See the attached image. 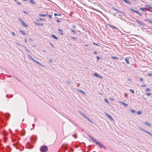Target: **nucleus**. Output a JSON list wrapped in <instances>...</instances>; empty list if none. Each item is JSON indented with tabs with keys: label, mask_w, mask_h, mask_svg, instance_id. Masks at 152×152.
Returning a JSON list of instances; mask_svg holds the SVG:
<instances>
[{
	"label": "nucleus",
	"mask_w": 152,
	"mask_h": 152,
	"mask_svg": "<svg viewBox=\"0 0 152 152\" xmlns=\"http://www.w3.org/2000/svg\"><path fill=\"white\" fill-rule=\"evenodd\" d=\"M128 80L129 81H131V79H128Z\"/></svg>",
	"instance_id": "69168bd1"
},
{
	"label": "nucleus",
	"mask_w": 152,
	"mask_h": 152,
	"mask_svg": "<svg viewBox=\"0 0 152 152\" xmlns=\"http://www.w3.org/2000/svg\"><path fill=\"white\" fill-rule=\"evenodd\" d=\"M48 17H49V18H51V15H48Z\"/></svg>",
	"instance_id": "3c124183"
},
{
	"label": "nucleus",
	"mask_w": 152,
	"mask_h": 152,
	"mask_svg": "<svg viewBox=\"0 0 152 152\" xmlns=\"http://www.w3.org/2000/svg\"><path fill=\"white\" fill-rule=\"evenodd\" d=\"M150 89L148 88H146V91H150Z\"/></svg>",
	"instance_id": "4c0bfd02"
},
{
	"label": "nucleus",
	"mask_w": 152,
	"mask_h": 152,
	"mask_svg": "<svg viewBox=\"0 0 152 152\" xmlns=\"http://www.w3.org/2000/svg\"><path fill=\"white\" fill-rule=\"evenodd\" d=\"M35 124H32V126H33V128L31 129V130L33 129H34V126H35Z\"/></svg>",
	"instance_id": "e433bc0d"
},
{
	"label": "nucleus",
	"mask_w": 152,
	"mask_h": 152,
	"mask_svg": "<svg viewBox=\"0 0 152 152\" xmlns=\"http://www.w3.org/2000/svg\"><path fill=\"white\" fill-rule=\"evenodd\" d=\"M19 20L20 21L21 23L23 26H24L25 27H27V25L25 24V23L22 19L19 18Z\"/></svg>",
	"instance_id": "20e7f679"
},
{
	"label": "nucleus",
	"mask_w": 152,
	"mask_h": 152,
	"mask_svg": "<svg viewBox=\"0 0 152 152\" xmlns=\"http://www.w3.org/2000/svg\"><path fill=\"white\" fill-rule=\"evenodd\" d=\"M39 21H45V19L42 18H39Z\"/></svg>",
	"instance_id": "cd10ccee"
},
{
	"label": "nucleus",
	"mask_w": 152,
	"mask_h": 152,
	"mask_svg": "<svg viewBox=\"0 0 152 152\" xmlns=\"http://www.w3.org/2000/svg\"><path fill=\"white\" fill-rule=\"evenodd\" d=\"M35 24L38 26H42L43 25V24H41L40 23H37L36 22L35 23Z\"/></svg>",
	"instance_id": "bb28decb"
},
{
	"label": "nucleus",
	"mask_w": 152,
	"mask_h": 152,
	"mask_svg": "<svg viewBox=\"0 0 152 152\" xmlns=\"http://www.w3.org/2000/svg\"><path fill=\"white\" fill-rule=\"evenodd\" d=\"M130 10L131 11H134V12L136 13L137 14H138L139 15H140V16H142L141 14L138 11H137L135 10H133L131 8L130 9Z\"/></svg>",
	"instance_id": "423d86ee"
},
{
	"label": "nucleus",
	"mask_w": 152,
	"mask_h": 152,
	"mask_svg": "<svg viewBox=\"0 0 152 152\" xmlns=\"http://www.w3.org/2000/svg\"><path fill=\"white\" fill-rule=\"evenodd\" d=\"M43 52L45 53L46 52V51L45 50H43Z\"/></svg>",
	"instance_id": "774afa93"
},
{
	"label": "nucleus",
	"mask_w": 152,
	"mask_h": 152,
	"mask_svg": "<svg viewBox=\"0 0 152 152\" xmlns=\"http://www.w3.org/2000/svg\"><path fill=\"white\" fill-rule=\"evenodd\" d=\"M56 21L58 23H60L61 22V21L59 20H58V19L57 20H56Z\"/></svg>",
	"instance_id": "a19ab883"
},
{
	"label": "nucleus",
	"mask_w": 152,
	"mask_h": 152,
	"mask_svg": "<svg viewBox=\"0 0 152 152\" xmlns=\"http://www.w3.org/2000/svg\"><path fill=\"white\" fill-rule=\"evenodd\" d=\"M147 94L148 96H149L151 95V94L150 93H148Z\"/></svg>",
	"instance_id": "49530a36"
},
{
	"label": "nucleus",
	"mask_w": 152,
	"mask_h": 152,
	"mask_svg": "<svg viewBox=\"0 0 152 152\" xmlns=\"http://www.w3.org/2000/svg\"><path fill=\"white\" fill-rule=\"evenodd\" d=\"M139 128L141 130H142V131H144V132H145V133L148 134L150 135L152 137V134L151 133L147 132V131L145 130L144 129H143L142 128H141L140 127Z\"/></svg>",
	"instance_id": "39448f33"
},
{
	"label": "nucleus",
	"mask_w": 152,
	"mask_h": 152,
	"mask_svg": "<svg viewBox=\"0 0 152 152\" xmlns=\"http://www.w3.org/2000/svg\"><path fill=\"white\" fill-rule=\"evenodd\" d=\"M105 114H106V115L107 116H108V118L110 119L112 121H113L114 120L113 118L110 115H109L108 113H105Z\"/></svg>",
	"instance_id": "0eeeda50"
},
{
	"label": "nucleus",
	"mask_w": 152,
	"mask_h": 152,
	"mask_svg": "<svg viewBox=\"0 0 152 152\" xmlns=\"http://www.w3.org/2000/svg\"><path fill=\"white\" fill-rule=\"evenodd\" d=\"M17 2V4H21V3H20L18 2Z\"/></svg>",
	"instance_id": "09e8293b"
},
{
	"label": "nucleus",
	"mask_w": 152,
	"mask_h": 152,
	"mask_svg": "<svg viewBox=\"0 0 152 152\" xmlns=\"http://www.w3.org/2000/svg\"><path fill=\"white\" fill-rule=\"evenodd\" d=\"M129 91L130 92H132V94H134V91L132 89H130Z\"/></svg>",
	"instance_id": "c85d7f7f"
},
{
	"label": "nucleus",
	"mask_w": 152,
	"mask_h": 152,
	"mask_svg": "<svg viewBox=\"0 0 152 152\" xmlns=\"http://www.w3.org/2000/svg\"><path fill=\"white\" fill-rule=\"evenodd\" d=\"M146 86L145 85H142V86L144 87V86Z\"/></svg>",
	"instance_id": "e2e57ef3"
},
{
	"label": "nucleus",
	"mask_w": 152,
	"mask_h": 152,
	"mask_svg": "<svg viewBox=\"0 0 152 152\" xmlns=\"http://www.w3.org/2000/svg\"><path fill=\"white\" fill-rule=\"evenodd\" d=\"M112 58L113 59H118V58L117 57L112 56Z\"/></svg>",
	"instance_id": "7c9ffc66"
},
{
	"label": "nucleus",
	"mask_w": 152,
	"mask_h": 152,
	"mask_svg": "<svg viewBox=\"0 0 152 152\" xmlns=\"http://www.w3.org/2000/svg\"><path fill=\"white\" fill-rule=\"evenodd\" d=\"M23 12H24V13H26V14H28V13L26 12H25V11H23Z\"/></svg>",
	"instance_id": "6e6d98bb"
},
{
	"label": "nucleus",
	"mask_w": 152,
	"mask_h": 152,
	"mask_svg": "<svg viewBox=\"0 0 152 152\" xmlns=\"http://www.w3.org/2000/svg\"><path fill=\"white\" fill-rule=\"evenodd\" d=\"M145 20L148 22L149 23H150L152 24V20H151L148 19H146Z\"/></svg>",
	"instance_id": "b1692460"
},
{
	"label": "nucleus",
	"mask_w": 152,
	"mask_h": 152,
	"mask_svg": "<svg viewBox=\"0 0 152 152\" xmlns=\"http://www.w3.org/2000/svg\"><path fill=\"white\" fill-rule=\"evenodd\" d=\"M17 145H18V143H16L14 144H13L14 146L17 149H18V148L17 147Z\"/></svg>",
	"instance_id": "2f4dec72"
},
{
	"label": "nucleus",
	"mask_w": 152,
	"mask_h": 152,
	"mask_svg": "<svg viewBox=\"0 0 152 152\" xmlns=\"http://www.w3.org/2000/svg\"><path fill=\"white\" fill-rule=\"evenodd\" d=\"M125 61H126V63L128 64H129V60L128 58H126L125 59Z\"/></svg>",
	"instance_id": "f8f14e48"
},
{
	"label": "nucleus",
	"mask_w": 152,
	"mask_h": 152,
	"mask_svg": "<svg viewBox=\"0 0 152 152\" xmlns=\"http://www.w3.org/2000/svg\"><path fill=\"white\" fill-rule=\"evenodd\" d=\"M131 110L132 111V112L133 113H135V111L134 110Z\"/></svg>",
	"instance_id": "ea45409f"
},
{
	"label": "nucleus",
	"mask_w": 152,
	"mask_h": 152,
	"mask_svg": "<svg viewBox=\"0 0 152 152\" xmlns=\"http://www.w3.org/2000/svg\"><path fill=\"white\" fill-rule=\"evenodd\" d=\"M40 149L41 152H47L48 150L47 147L45 145L42 146L40 147Z\"/></svg>",
	"instance_id": "f03ea898"
},
{
	"label": "nucleus",
	"mask_w": 152,
	"mask_h": 152,
	"mask_svg": "<svg viewBox=\"0 0 152 152\" xmlns=\"http://www.w3.org/2000/svg\"><path fill=\"white\" fill-rule=\"evenodd\" d=\"M109 27L111 28H112L113 29V30H115V29H117V30H118V28L112 25H109Z\"/></svg>",
	"instance_id": "6e6552de"
},
{
	"label": "nucleus",
	"mask_w": 152,
	"mask_h": 152,
	"mask_svg": "<svg viewBox=\"0 0 152 152\" xmlns=\"http://www.w3.org/2000/svg\"><path fill=\"white\" fill-rule=\"evenodd\" d=\"M29 2L33 4H35V1L33 0H29Z\"/></svg>",
	"instance_id": "a211bd4d"
},
{
	"label": "nucleus",
	"mask_w": 152,
	"mask_h": 152,
	"mask_svg": "<svg viewBox=\"0 0 152 152\" xmlns=\"http://www.w3.org/2000/svg\"><path fill=\"white\" fill-rule=\"evenodd\" d=\"M11 150V149L9 147H7L6 148V150L7 151H10Z\"/></svg>",
	"instance_id": "a878e982"
},
{
	"label": "nucleus",
	"mask_w": 152,
	"mask_h": 152,
	"mask_svg": "<svg viewBox=\"0 0 152 152\" xmlns=\"http://www.w3.org/2000/svg\"><path fill=\"white\" fill-rule=\"evenodd\" d=\"M148 8L149 9L152 10V7H151V6H149V7H148Z\"/></svg>",
	"instance_id": "37998d69"
},
{
	"label": "nucleus",
	"mask_w": 152,
	"mask_h": 152,
	"mask_svg": "<svg viewBox=\"0 0 152 152\" xmlns=\"http://www.w3.org/2000/svg\"><path fill=\"white\" fill-rule=\"evenodd\" d=\"M96 58H97V60H99V59H100V58H99V56H97Z\"/></svg>",
	"instance_id": "c03bdc74"
},
{
	"label": "nucleus",
	"mask_w": 152,
	"mask_h": 152,
	"mask_svg": "<svg viewBox=\"0 0 152 152\" xmlns=\"http://www.w3.org/2000/svg\"><path fill=\"white\" fill-rule=\"evenodd\" d=\"M48 15V14H39V16L40 17H45Z\"/></svg>",
	"instance_id": "5701e85b"
},
{
	"label": "nucleus",
	"mask_w": 152,
	"mask_h": 152,
	"mask_svg": "<svg viewBox=\"0 0 152 152\" xmlns=\"http://www.w3.org/2000/svg\"><path fill=\"white\" fill-rule=\"evenodd\" d=\"M140 81H143V79L142 78H140Z\"/></svg>",
	"instance_id": "a18cd8bd"
},
{
	"label": "nucleus",
	"mask_w": 152,
	"mask_h": 152,
	"mask_svg": "<svg viewBox=\"0 0 152 152\" xmlns=\"http://www.w3.org/2000/svg\"><path fill=\"white\" fill-rule=\"evenodd\" d=\"M61 148L64 149L66 150L67 148V147L66 145H63L61 146Z\"/></svg>",
	"instance_id": "4be33fe9"
},
{
	"label": "nucleus",
	"mask_w": 152,
	"mask_h": 152,
	"mask_svg": "<svg viewBox=\"0 0 152 152\" xmlns=\"http://www.w3.org/2000/svg\"><path fill=\"white\" fill-rule=\"evenodd\" d=\"M119 102L121 104L124 106H128V104H126V103H125L123 101H119Z\"/></svg>",
	"instance_id": "9d476101"
},
{
	"label": "nucleus",
	"mask_w": 152,
	"mask_h": 152,
	"mask_svg": "<svg viewBox=\"0 0 152 152\" xmlns=\"http://www.w3.org/2000/svg\"><path fill=\"white\" fill-rule=\"evenodd\" d=\"M5 116L6 117H7V118H9V116H10V115L9 114H5Z\"/></svg>",
	"instance_id": "c9c22d12"
},
{
	"label": "nucleus",
	"mask_w": 152,
	"mask_h": 152,
	"mask_svg": "<svg viewBox=\"0 0 152 152\" xmlns=\"http://www.w3.org/2000/svg\"><path fill=\"white\" fill-rule=\"evenodd\" d=\"M19 31L23 35H26V33L24 31L19 30Z\"/></svg>",
	"instance_id": "dca6fc26"
},
{
	"label": "nucleus",
	"mask_w": 152,
	"mask_h": 152,
	"mask_svg": "<svg viewBox=\"0 0 152 152\" xmlns=\"http://www.w3.org/2000/svg\"><path fill=\"white\" fill-rule=\"evenodd\" d=\"M94 76L96 77H98L99 78H102V77L101 76L99 75L96 73H94Z\"/></svg>",
	"instance_id": "1a4fd4ad"
},
{
	"label": "nucleus",
	"mask_w": 152,
	"mask_h": 152,
	"mask_svg": "<svg viewBox=\"0 0 152 152\" xmlns=\"http://www.w3.org/2000/svg\"><path fill=\"white\" fill-rule=\"evenodd\" d=\"M89 121H90L91 123H93V121L91 120L88 117H87L86 118Z\"/></svg>",
	"instance_id": "393cba45"
},
{
	"label": "nucleus",
	"mask_w": 152,
	"mask_h": 152,
	"mask_svg": "<svg viewBox=\"0 0 152 152\" xmlns=\"http://www.w3.org/2000/svg\"><path fill=\"white\" fill-rule=\"evenodd\" d=\"M25 42H27V40L26 39H25Z\"/></svg>",
	"instance_id": "bf43d9fd"
},
{
	"label": "nucleus",
	"mask_w": 152,
	"mask_h": 152,
	"mask_svg": "<svg viewBox=\"0 0 152 152\" xmlns=\"http://www.w3.org/2000/svg\"><path fill=\"white\" fill-rule=\"evenodd\" d=\"M144 124H145L149 126V127H151V126L150 124L148 122H147V121L144 122Z\"/></svg>",
	"instance_id": "6ab92c4d"
},
{
	"label": "nucleus",
	"mask_w": 152,
	"mask_h": 152,
	"mask_svg": "<svg viewBox=\"0 0 152 152\" xmlns=\"http://www.w3.org/2000/svg\"><path fill=\"white\" fill-rule=\"evenodd\" d=\"M78 91L79 92H80V93H82V94H83V95H85V94H86V93H85V92H84V91H83L81 90H80V89H78Z\"/></svg>",
	"instance_id": "aec40b11"
},
{
	"label": "nucleus",
	"mask_w": 152,
	"mask_h": 152,
	"mask_svg": "<svg viewBox=\"0 0 152 152\" xmlns=\"http://www.w3.org/2000/svg\"><path fill=\"white\" fill-rule=\"evenodd\" d=\"M71 31H72L73 32V34H76V32H75V31H74V30H72V29H71Z\"/></svg>",
	"instance_id": "473e14b6"
},
{
	"label": "nucleus",
	"mask_w": 152,
	"mask_h": 152,
	"mask_svg": "<svg viewBox=\"0 0 152 152\" xmlns=\"http://www.w3.org/2000/svg\"><path fill=\"white\" fill-rule=\"evenodd\" d=\"M94 54H97L96 52V51H94Z\"/></svg>",
	"instance_id": "864d4df0"
},
{
	"label": "nucleus",
	"mask_w": 152,
	"mask_h": 152,
	"mask_svg": "<svg viewBox=\"0 0 152 152\" xmlns=\"http://www.w3.org/2000/svg\"><path fill=\"white\" fill-rule=\"evenodd\" d=\"M51 37L53 38L54 39H58V37H57L56 36H55V35H53V34H52L51 35Z\"/></svg>",
	"instance_id": "412c9836"
},
{
	"label": "nucleus",
	"mask_w": 152,
	"mask_h": 152,
	"mask_svg": "<svg viewBox=\"0 0 152 152\" xmlns=\"http://www.w3.org/2000/svg\"><path fill=\"white\" fill-rule=\"evenodd\" d=\"M71 150L72 151H73V149L72 148H71Z\"/></svg>",
	"instance_id": "338daca9"
},
{
	"label": "nucleus",
	"mask_w": 152,
	"mask_h": 152,
	"mask_svg": "<svg viewBox=\"0 0 152 152\" xmlns=\"http://www.w3.org/2000/svg\"><path fill=\"white\" fill-rule=\"evenodd\" d=\"M136 22H137L139 24L143 26V23L141 21L137 20Z\"/></svg>",
	"instance_id": "ddd939ff"
},
{
	"label": "nucleus",
	"mask_w": 152,
	"mask_h": 152,
	"mask_svg": "<svg viewBox=\"0 0 152 152\" xmlns=\"http://www.w3.org/2000/svg\"><path fill=\"white\" fill-rule=\"evenodd\" d=\"M123 0L126 3L128 4H131V2L128 1V0Z\"/></svg>",
	"instance_id": "f3484780"
},
{
	"label": "nucleus",
	"mask_w": 152,
	"mask_h": 152,
	"mask_svg": "<svg viewBox=\"0 0 152 152\" xmlns=\"http://www.w3.org/2000/svg\"><path fill=\"white\" fill-rule=\"evenodd\" d=\"M112 9L113 10H114L117 11V12H118L121 13V12L120 10L115 8H114V7H113L112 8Z\"/></svg>",
	"instance_id": "4468645a"
},
{
	"label": "nucleus",
	"mask_w": 152,
	"mask_h": 152,
	"mask_svg": "<svg viewBox=\"0 0 152 152\" xmlns=\"http://www.w3.org/2000/svg\"><path fill=\"white\" fill-rule=\"evenodd\" d=\"M66 82L68 84H70V82L68 81H66Z\"/></svg>",
	"instance_id": "79ce46f5"
},
{
	"label": "nucleus",
	"mask_w": 152,
	"mask_h": 152,
	"mask_svg": "<svg viewBox=\"0 0 152 152\" xmlns=\"http://www.w3.org/2000/svg\"><path fill=\"white\" fill-rule=\"evenodd\" d=\"M89 138L91 139L92 140L93 142H95L96 144L99 145V146H100L101 148L103 146V145L101 143L98 142L97 141H96L95 139H94L91 136L89 135Z\"/></svg>",
	"instance_id": "f257e3e1"
},
{
	"label": "nucleus",
	"mask_w": 152,
	"mask_h": 152,
	"mask_svg": "<svg viewBox=\"0 0 152 152\" xmlns=\"http://www.w3.org/2000/svg\"><path fill=\"white\" fill-rule=\"evenodd\" d=\"M141 112L140 111H138L137 112V113L138 115L140 114L141 113Z\"/></svg>",
	"instance_id": "72a5a7b5"
},
{
	"label": "nucleus",
	"mask_w": 152,
	"mask_h": 152,
	"mask_svg": "<svg viewBox=\"0 0 152 152\" xmlns=\"http://www.w3.org/2000/svg\"><path fill=\"white\" fill-rule=\"evenodd\" d=\"M102 147H103L104 149H105L106 150V148L105 147H104V146H103H103H102Z\"/></svg>",
	"instance_id": "8fccbe9b"
},
{
	"label": "nucleus",
	"mask_w": 152,
	"mask_h": 152,
	"mask_svg": "<svg viewBox=\"0 0 152 152\" xmlns=\"http://www.w3.org/2000/svg\"><path fill=\"white\" fill-rule=\"evenodd\" d=\"M148 75L149 76H151L152 75V74L151 73H149L148 74Z\"/></svg>",
	"instance_id": "603ef678"
},
{
	"label": "nucleus",
	"mask_w": 152,
	"mask_h": 152,
	"mask_svg": "<svg viewBox=\"0 0 152 152\" xmlns=\"http://www.w3.org/2000/svg\"><path fill=\"white\" fill-rule=\"evenodd\" d=\"M73 136L75 138H76L77 137V135H76V134H74L73 135Z\"/></svg>",
	"instance_id": "58836bf2"
},
{
	"label": "nucleus",
	"mask_w": 152,
	"mask_h": 152,
	"mask_svg": "<svg viewBox=\"0 0 152 152\" xmlns=\"http://www.w3.org/2000/svg\"><path fill=\"white\" fill-rule=\"evenodd\" d=\"M60 34H61V35H63V33H62V32H61V33H60Z\"/></svg>",
	"instance_id": "680f3d73"
},
{
	"label": "nucleus",
	"mask_w": 152,
	"mask_h": 152,
	"mask_svg": "<svg viewBox=\"0 0 152 152\" xmlns=\"http://www.w3.org/2000/svg\"><path fill=\"white\" fill-rule=\"evenodd\" d=\"M54 15L55 16H57V15H58V16H61V14H56V13L54 14Z\"/></svg>",
	"instance_id": "f704fd0d"
},
{
	"label": "nucleus",
	"mask_w": 152,
	"mask_h": 152,
	"mask_svg": "<svg viewBox=\"0 0 152 152\" xmlns=\"http://www.w3.org/2000/svg\"><path fill=\"white\" fill-rule=\"evenodd\" d=\"M85 46H86V47H88V45L86 44V45H85Z\"/></svg>",
	"instance_id": "052dcab7"
},
{
	"label": "nucleus",
	"mask_w": 152,
	"mask_h": 152,
	"mask_svg": "<svg viewBox=\"0 0 152 152\" xmlns=\"http://www.w3.org/2000/svg\"><path fill=\"white\" fill-rule=\"evenodd\" d=\"M104 100H105V102H107V103H108V104H110V103H109V102L108 100L107 99H105Z\"/></svg>",
	"instance_id": "c756f323"
},
{
	"label": "nucleus",
	"mask_w": 152,
	"mask_h": 152,
	"mask_svg": "<svg viewBox=\"0 0 152 152\" xmlns=\"http://www.w3.org/2000/svg\"><path fill=\"white\" fill-rule=\"evenodd\" d=\"M28 57H29V58H30L31 59L32 61H33L35 62L39 65H40L41 66H43V65L39 62L38 61L35 60V59H34L30 55L28 54Z\"/></svg>",
	"instance_id": "7ed1b4c3"
},
{
	"label": "nucleus",
	"mask_w": 152,
	"mask_h": 152,
	"mask_svg": "<svg viewBox=\"0 0 152 152\" xmlns=\"http://www.w3.org/2000/svg\"><path fill=\"white\" fill-rule=\"evenodd\" d=\"M140 9L143 11H145L147 10V9L146 8L144 7H140Z\"/></svg>",
	"instance_id": "9b49d317"
},
{
	"label": "nucleus",
	"mask_w": 152,
	"mask_h": 152,
	"mask_svg": "<svg viewBox=\"0 0 152 152\" xmlns=\"http://www.w3.org/2000/svg\"><path fill=\"white\" fill-rule=\"evenodd\" d=\"M80 113L81 115L83 116L85 118H86L87 117V116L86 115H85L84 113L81 112H80Z\"/></svg>",
	"instance_id": "2eb2a0df"
},
{
	"label": "nucleus",
	"mask_w": 152,
	"mask_h": 152,
	"mask_svg": "<svg viewBox=\"0 0 152 152\" xmlns=\"http://www.w3.org/2000/svg\"><path fill=\"white\" fill-rule=\"evenodd\" d=\"M72 39H77V38L76 37H72L71 38Z\"/></svg>",
	"instance_id": "de8ad7c7"
},
{
	"label": "nucleus",
	"mask_w": 152,
	"mask_h": 152,
	"mask_svg": "<svg viewBox=\"0 0 152 152\" xmlns=\"http://www.w3.org/2000/svg\"><path fill=\"white\" fill-rule=\"evenodd\" d=\"M27 0H23V1H26Z\"/></svg>",
	"instance_id": "0e129e2a"
},
{
	"label": "nucleus",
	"mask_w": 152,
	"mask_h": 152,
	"mask_svg": "<svg viewBox=\"0 0 152 152\" xmlns=\"http://www.w3.org/2000/svg\"><path fill=\"white\" fill-rule=\"evenodd\" d=\"M12 34L13 35H15V34L14 32H12Z\"/></svg>",
	"instance_id": "5fc2aeb1"
},
{
	"label": "nucleus",
	"mask_w": 152,
	"mask_h": 152,
	"mask_svg": "<svg viewBox=\"0 0 152 152\" xmlns=\"http://www.w3.org/2000/svg\"><path fill=\"white\" fill-rule=\"evenodd\" d=\"M58 31H61V32L62 31V30H61L60 29H58Z\"/></svg>",
	"instance_id": "4d7b16f0"
},
{
	"label": "nucleus",
	"mask_w": 152,
	"mask_h": 152,
	"mask_svg": "<svg viewBox=\"0 0 152 152\" xmlns=\"http://www.w3.org/2000/svg\"><path fill=\"white\" fill-rule=\"evenodd\" d=\"M93 44H94V45H97V44H96L95 43H94V42H93Z\"/></svg>",
	"instance_id": "13d9d810"
}]
</instances>
